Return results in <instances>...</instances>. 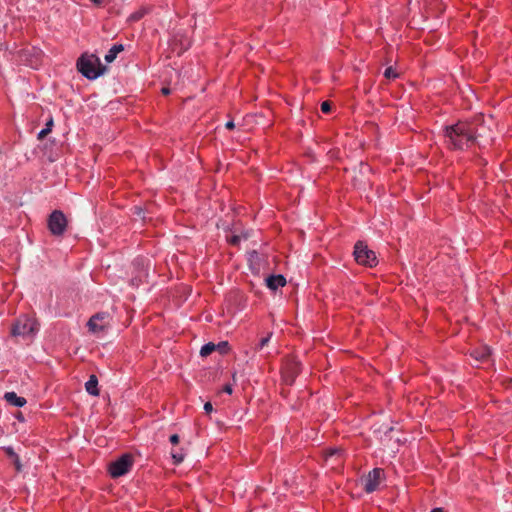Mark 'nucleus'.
<instances>
[{
    "label": "nucleus",
    "instance_id": "nucleus-11",
    "mask_svg": "<svg viewBox=\"0 0 512 512\" xmlns=\"http://www.w3.org/2000/svg\"><path fill=\"white\" fill-rule=\"evenodd\" d=\"M266 285L271 290H277L280 287H284L286 285V279L283 275H270L266 278Z\"/></svg>",
    "mask_w": 512,
    "mask_h": 512
},
{
    "label": "nucleus",
    "instance_id": "nucleus-28",
    "mask_svg": "<svg viewBox=\"0 0 512 512\" xmlns=\"http://www.w3.org/2000/svg\"><path fill=\"white\" fill-rule=\"evenodd\" d=\"M204 410H205L206 413L212 412V410H213L212 404L210 402H206L204 404Z\"/></svg>",
    "mask_w": 512,
    "mask_h": 512
},
{
    "label": "nucleus",
    "instance_id": "nucleus-13",
    "mask_svg": "<svg viewBox=\"0 0 512 512\" xmlns=\"http://www.w3.org/2000/svg\"><path fill=\"white\" fill-rule=\"evenodd\" d=\"M124 49H125V46L123 44H115V45H113L109 49V51L106 53V55L104 56L105 61L107 63H112L116 59L117 55L120 52L124 51Z\"/></svg>",
    "mask_w": 512,
    "mask_h": 512
},
{
    "label": "nucleus",
    "instance_id": "nucleus-31",
    "mask_svg": "<svg viewBox=\"0 0 512 512\" xmlns=\"http://www.w3.org/2000/svg\"><path fill=\"white\" fill-rule=\"evenodd\" d=\"M135 213L141 218L143 219L142 217V209L140 207H135Z\"/></svg>",
    "mask_w": 512,
    "mask_h": 512
},
{
    "label": "nucleus",
    "instance_id": "nucleus-29",
    "mask_svg": "<svg viewBox=\"0 0 512 512\" xmlns=\"http://www.w3.org/2000/svg\"><path fill=\"white\" fill-rule=\"evenodd\" d=\"M223 391L227 394H231L232 393V386L230 384H226L224 387H223Z\"/></svg>",
    "mask_w": 512,
    "mask_h": 512
},
{
    "label": "nucleus",
    "instance_id": "nucleus-2",
    "mask_svg": "<svg viewBox=\"0 0 512 512\" xmlns=\"http://www.w3.org/2000/svg\"><path fill=\"white\" fill-rule=\"evenodd\" d=\"M79 72L90 80H95L106 71V67L102 65L100 58L93 53H84L77 61Z\"/></svg>",
    "mask_w": 512,
    "mask_h": 512
},
{
    "label": "nucleus",
    "instance_id": "nucleus-20",
    "mask_svg": "<svg viewBox=\"0 0 512 512\" xmlns=\"http://www.w3.org/2000/svg\"><path fill=\"white\" fill-rule=\"evenodd\" d=\"M53 124V120L50 119L47 124H46V127H44V129H42L39 133H38V139H43L50 131H51V126Z\"/></svg>",
    "mask_w": 512,
    "mask_h": 512
},
{
    "label": "nucleus",
    "instance_id": "nucleus-25",
    "mask_svg": "<svg viewBox=\"0 0 512 512\" xmlns=\"http://www.w3.org/2000/svg\"><path fill=\"white\" fill-rule=\"evenodd\" d=\"M136 265H141V270H140V274H139V280L141 281L143 278L146 277V271H145L142 263L137 262Z\"/></svg>",
    "mask_w": 512,
    "mask_h": 512
},
{
    "label": "nucleus",
    "instance_id": "nucleus-19",
    "mask_svg": "<svg viewBox=\"0 0 512 512\" xmlns=\"http://www.w3.org/2000/svg\"><path fill=\"white\" fill-rule=\"evenodd\" d=\"M384 76L387 79H396L399 76V74L392 66H390L385 69Z\"/></svg>",
    "mask_w": 512,
    "mask_h": 512
},
{
    "label": "nucleus",
    "instance_id": "nucleus-23",
    "mask_svg": "<svg viewBox=\"0 0 512 512\" xmlns=\"http://www.w3.org/2000/svg\"><path fill=\"white\" fill-rule=\"evenodd\" d=\"M11 459L13 460V463L15 465L16 470L17 471H21L22 465H21V462H20V459H19L18 455L14 456Z\"/></svg>",
    "mask_w": 512,
    "mask_h": 512
},
{
    "label": "nucleus",
    "instance_id": "nucleus-6",
    "mask_svg": "<svg viewBox=\"0 0 512 512\" xmlns=\"http://www.w3.org/2000/svg\"><path fill=\"white\" fill-rule=\"evenodd\" d=\"M384 479H385L384 470L381 468H374L372 471H370L368 473L367 476H365L362 479L363 485H364V490L367 493H372V492L376 491Z\"/></svg>",
    "mask_w": 512,
    "mask_h": 512
},
{
    "label": "nucleus",
    "instance_id": "nucleus-34",
    "mask_svg": "<svg viewBox=\"0 0 512 512\" xmlns=\"http://www.w3.org/2000/svg\"><path fill=\"white\" fill-rule=\"evenodd\" d=\"M227 346H228V343H227V342H222V343H220L219 345H217L216 347H219V348H221V349H224V348H226Z\"/></svg>",
    "mask_w": 512,
    "mask_h": 512
},
{
    "label": "nucleus",
    "instance_id": "nucleus-3",
    "mask_svg": "<svg viewBox=\"0 0 512 512\" xmlns=\"http://www.w3.org/2000/svg\"><path fill=\"white\" fill-rule=\"evenodd\" d=\"M39 331L37 321L26 315L20 316L12 325L11 335L24 340H33Z\"/></svg>",
    "mask_w": 512,
    "mask_h": 512
},
{
    "label": "nucleus",
    "instance_id": "nucleus-17",
    "mask_svg": "<svg viewBox=\"0 0 512 512\" xmlns=\"http://www.w3.org/2000/svg\"><path fill=\"white\" fill-rule=\"evenodd\" d=\"M171 456L175 464H180L184 460V453L182 450H172Z\"/></svg>",
    "mask_w": 512,
    "mask_h": 512
},
{
    "label": "nucleus",
    "instance_id": "nucleus-14",
    "mask_svg": "<svg viewBox=\"0 0 512 512\" xmlns=\"http://www.w3.org/2000/svg\"><path fill=\"white\" fill-rule=\"evenodd\" d=\"M98 379L95 375H91L89 380L85 383V388H86V391L93 395V396H97L99 394V390H98Z\"/></svg>",
    "mask_w": 512,
    "mask_h": 512
},
{
    "label": "nucleus",
    "instance_id": "nucleus-26",
    "mask_svg": "<svg viewBox=\"0 0 512 512\" xmlns=\"http://www.w3.org/2000/svg\"><path fill=\"white\" fill-rule=\"evenodd\" d=\"M5 451L7 453V455L10 457V458H13L14 456H16L17 454L14 452L13 448L11 447H6L5 448Z\"/></svg>",
    "mask_w": 512,
    "mask_h": 512
},
{
    "label": "nucleus",
    "instance_id": "nucleus-18",
    "mask_svg": "<svg viewBox=\"0 0 512 512\" xmlns=\"http://www.w3.org/2000/svg\"><path fill=\"white\" fill-rule=\"evenodd\" d=\"M147 12H148V8L143 7L139 11L131 14L130 20H133V21L140 20Z\"/></svg>",
    "mask_w": 512,
    "mask_h": 512
},
{
    "label": "nucleus",
    "instance_id": "nucleus-35",
    "mask_svg": "<svg viewBox=\"0 0 512 512\" xmlns=\"http://www.w3.org/2000/svg\"><path fill=\"white\" fill-rule=\"evenodd\" d=\"M431 512H443L442 508H434Z\"/></svg>",
    "mask_w": 512,
    "mask_h": 512
},
{
    "label": "nucleus",
    "instance_id": "nucleus-7",
    "mask_svg": "<svg viewBox=\"0 0 512 512\" xmlns=\"http://www.w3.org/2000/svg\"><path fill=\"white\" fill-rule=\"evenodd\" d=\"M66 227L67 220L65 215L59 210L53 211L48 219V228L50 232L55 236H60L65 232Z\"/></svg>",
    "mask_w": 512,
    "mask_h": 512
},
{
    "label": "nucleus",
    "instance_id": "nucleus-5",
    "mask_svg": "<svg viewBox=\"0 0 512 512\" xmlns=\"http://www.w3.org/2000/svg\"><path fill=\"white\" fill-rule=\"evenodd\" d=\"M110 323V316L106 312H99L93 315L87 322L89 332L99 336L103 334Z\"/></svg>",
    "mask_w": 512,
    "mask_h": 512
},
{
    "label": "nucleus",
    "instance_id": "nucleus-10",
    "mask_svg": "<svg viewBox=\"0 0 512 512\" xmlns=\"http://www.w3.org/2000/svg\"><path fill=\"white\" fill-rule=\"evenodd\" d=\"M128 472V453L121 455L119 459L109 465V473L111 477L117 478Z\"/></svg>",
    "mask_w": 512,
    "mask_h": 512
},
{
    "label": "nucleus",
    "instance_id": "nucleus-36",
    "mask_svg": "<svg viewBox=\"0 0 512 512\" xmlns=\"http://www.w3.org/2000/svg\"><path fill=\"white\" fill-rule=\"evenodd\" d=\"M16 417H17V419H19L20 421H23V420H24V418H23V416H22V414H21V413H19Z\"/></svg>",
    "mask_w": 512,
    "mask_h": 512
},
{
    "label": "nucleus",
    "instance_id": "nucleus-1",
    "mask_svg": "<svg viewBox=\"0 0 512 512\" xmlns=\"http://www.w3.org/2000/svg\"><path fill=\"white\" fill-rule=\"evenodd\" d=\"M483 116H477L472 121H459L445 128V142L451 149H465L478 139L485 137V127L482 125Z\"/></svg>",
    "mask_w": 512,
    "mask_h": 512
},
{
    "label": "nucleus",
    "instance_id": "nucleus-16",
    "mask_svg": "<svg viewBox=\"0 0 512 512\" xmlns=\"http://www.w3.org/2000/svg\"><path fill=\"white\" fill-rule=\"evenodd\" d=\"M216 349V345L212 342L210 343H207L205 345L202 346L201 350H200V355L201 356H208L210 355L214 350Z\"/></svg>",
    "mask_w": 512,
    "mask_h": 512
},
{
    "label": "nucleus",
    "instance_id": "nucleus-22",
    "mask_svg": "<svg viewBox=\"0 0 512 512\" xmlns=\"http://www.w3.org/2000/svg\"><path fill=\"white\" fill-rule=\"evenodd\" d=\"M321 111L323 113H328L331 111V104L328 101H324L321 104Z\"/></svg>",
    "mask_w": 512,
    "mask_h": 512
},
{
    "label": "nucleus",
    "instance_id": "nucleus-4",
    "mask_svg": "<svg viewBox=\"0 0 512 512\" xmlns=\"http://www.w3.org/2000/svg\"><path fill=\"white\" fill-rule=\"evenodd\" d=\"M353 254L356 262L360 265L375 267L378 264L376 253L362 241L355 244Z\"/></svg>",
    "mask_w": 512,
    "mask_h": 512
},
{
    "label": "nucleus",
    "instance_id": "nucleus-27",
    "mask_svg": "<svg viewBox=\"0 0 512 512\" xmlns=\"http://www.w3.org/2000/svg\"><path fill=\"white\" fill-rule=\"evenodd\" d=\"M170 442L173 444V445H176L179 443V436L177 434H173L170 436Z\"/></svg>",
    "mask_w": 512,
    "mask_h": 512
},
{
    "label": "nucleus",
    "instance_id": "nucleus-8",
    "mask_svg": "<svg viewBox=\"0 0 512 512\" xmlns=\"http://www.w3.org/2000/svg\"><path fill=\"white\" fill-rule=\"evenodd\" d=\"M17 54L19 60L31 68H37L40 65L42 52L35 47L21 49L17 52Z\"/></svg>",
    "mask_w": 512,
    "mask_h": 512
},
{
    "label": "nucleus",
    "instance_id": "nucleus-37",
    "mask_svg": "<svg viewBox=\"0 0 512 512\" xmlns=\"http://www.w3.org/2000/svg\"><path fill=\"white\" fill-rule=\"evenodd\" d=\"M96 4H100V0H92Z\"/></svg>",
    "mask_w": 512,
    "mask_h": 512
},
{
    "label": "nucleus",
    "instance_id": "nucleus-24",
    "mask_svg": "<svg viewBox=\"0 0 512 512\" xmlns=\"http://www.w3.org/2000/svg\"><path fill=\"white\" fill-rule=\"evenodd\" d=\"M340 453H341V450H340V449H338V448H331V449H329V450L327 451V454H326V455H327V457H332V456H334V455H338V454H340Z\"/></svg>",
    "mask_w": 512,
    "mask_h": 512
},
{
    "label": "nucleus",
    "instance_id": "nucleus-15",
    "mask_svg": "<svg viewBox=\"0 0 512 512\" xmlns=\"http://www.w3.org/2000/svg\"><path fill=\"white\" fill-rule=\"evenodd\" d=\"M491 354V350L488 346H483L482 348L478 350H474L471 353V356H473L478 361H485Z\"/></svg>",
    "mask_w": 512,
    "mask_h": 512
},
{
    "label": "nucleus",
    "instance_id": "nucleus-32",
    "mask_svg": "<svg viewBox=\"0 0 512 512\" xmlns=\"http://www.w3.org/2000/svg\"><path fill=\"white\" fill-rule=\"evenodd\" d=\"M161 92L163 95H168V94H170V89L167 87H163Z\"/></svg>",
    "mask_w": 512,
    "mask_h": 512
},
{
    "label": "nucleus",
    "instance_id": "nucleus-33",
    "mask_svg": "<svg viewBox=\"0 0 512 512\" xmlns=\"http://www.w3.org/2000/svg\"><path fill=\"white\" fill-rule=\"evenodd\" d=\"M238 242H239V237H238V236H233V237L231 238V243L236 244V243H238Z\"/></svg>",
    "mask_w": 512,
    "mask_h": 512
},
{
    "label": "nucleus",
    "instance_id": "nucleus-30",
    "mask_svg": "<svg viewBox=\"0 0 512 512\" xmlns=\"http://www.w3.org/2000/svg\"><path fill=\"white\" fill-rule=\"evenodd\" d=\"M225 127L229 130L233 129L235 127L234 125V122L233 121H228L226 124H225Z\"/></svg>",
    "mask_w": 512,
    "mask_h": 512
},
{
    "label": "nucleus",
    "instance_id": "nucleus-21",
    "mask_svg": "<svg viewBox=\"0 0 512 512\" xmlns=\"http://www.w3.org/2000/svg\"><path fill=\"white\" fill-rule=\"evenodd\" d=\"M271 336H272V333H269L266 337L262 338L260 340L259 344L256 346V349L257 350L263 349L268 344V342L270 341Z\"/></svg>",
    "mask_w": 512,
    "mask_h": 512
},
{
    "label": "nucleus",
    "instance_id": "nucleus-9",
    "mask_svg": "<svg viewBox=\"0 0 512 512\" xmlns=\"http://www.w3.org/2000/svg\"><path fill=\"white\" fill-rule=\"evenodd\" d=\"M300 371V363L296 359H287L282 368L283 380L285 381V383L291 385L294 382L297 375L300 373Z\"/></svg>",
    "mask_w": 512,
    "mask_h": 512
},
{
    "label": "nucleus",
    "instance_id": "nucleus-12",
    "mask_svg": "<svg viewBox=\"0 0 512 512\" xmlns=\"http://www.w3.org/2000/svg\"><path fill=\"white\" fill-rule=\"evenodd\" d=\"M4 399L12 406L23 407L27 401L24 397L18 396L15 392H6Z\"/></svg>",
    "mask_w": 512,
    "mask_h": 512
}]
</instances>
